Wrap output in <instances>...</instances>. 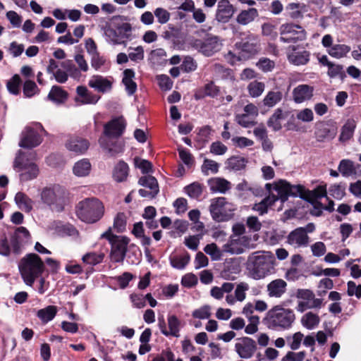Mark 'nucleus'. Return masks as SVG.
<instances>
[{
    "label": "nucleus",
    "instance_id": "nucleus-38",
    "mask_svg": "<svg viewBox=\"0 0 361 361\" xmlns=\"http://www.w3.org/2000/svg\"><path fill=\"white\" fill-rule=\"evenodd\" d=\"M247 160L240 156H233L225 162L226 168L230 171H238L245 168Z\"/></svg>",
    "mask_w": 361,
    "mask_h": 361
},
{
    "label": "nucleus",
    "instance_id": "nucleus-27",
    "mask_svg": "<svg viewBox=\"0 0 361 361\" xmlns=\"http://www.w3.org/2000/svg\"><path fill=\"white\" fill-rule=\"evenodd\" d=\"M207 185L212 193L225 194L231 188V183L221 177L211 178L207 180Z\"/></svg>",
    "mask_w": 361,
    "mask_h": 361
},
{
    "label": "nucleus",
    "instance_id": "nucleus-29",
    "mask_svg": "<svg viewBox=\"0 0 361 361\" xmlns=\"http://www.w3.org/2000/svg\"><path fill=\"white\" fill-rule=\"evenodd\" d=\"M135 71L133 69H126L123 73L122 82L129 96L134 94L137 90V84L134 81Z\"/></svg>",
    "mask_w": 361,
    "mask_h": 361
},
{
    "label": "nucleus",
    "instance_id": "nucleus-62",
    "mask_svg": "<svg viewBox=\"0 0 361 361\" xmlns=\"http://www.w3.org/2000/svg\"><path fill=\"white\" fill-rule=\"evenodd\" d=\"M262 33L271 40H274L278 37L276 26L270 23H265L262 25Z\"/></svg>",
    "mask_w": 361,
    "mask_h": 361
},
{
    "label": "nucleus",
    "instance_id": "nucleus-25",
    "mask_svg": "<svg viewBox=\"0 0 361 361\" xmlns=\"http://www.w3.org/2000/svg\"><path fill=\"white\" fill-rule=\"evenodd\" d=\"M287 286L283 279H274L267 286V294L270 298H280L286 292Z\"/></svg>",
    "mask_w": 361,
    "mask_h": 361
},
{
    "label": "nucleus",
    "instance_id": "nucleus-58",
    "mask_svg": "<svg viewBox=\"0 0 361 361\" xmlns=\"http://www.w3.org/2000/svg\"><path fill=\"white\" fill-rule=\"evenodd\" d=\"M303 337L304 335L300 331L295 333L293 336H287L286 340L290 348L293 350H298L301 345Z\"/></svg>",
    "mask_w": 361,
    "mask_h": 361
},
{
    "label": "nucleus",
    "instance_id": "nucleus-22",
    "mask_svg": "<svg viewBox=\"0 0 361 361\" xmlns=\"http://www.w3.org/2000/svg\"><path fill=\"white\" fill-rule=\"evenodd\" d=\"M310 237L305 233L302 227L292 231L287 236V242L294 247H307L309 244Z\"/></svg>",
    "mask_w": 361,
    "mask_h": 361
},
{
    "label": "nucleus",
    "instance_id": "nucleus-21",
    "mask_svg": "<svg viewBox=\"0 0 361 361\" xmlns=\"http://www.w3.org/2000/svg\"><path fill=\"white\" fill-rule=\"evenodd\" d=\"M234 12L235 8L228 0H220L217 4L216 20L218 22L226 23L229 21Z\"/></svg>",
    "mask_w": 361,
    "mask_h": 361
},
{
    "label": "nucleus",
    "instance_id": "nucleus-8",
    "mask_svg": "<svg viewBox=\"0 0 361 361\" xmlns=\"http://www.w3.org/2000/svg\"><path fill=\"white\" fill-rule=\"evenodd\" d=\"M43 134H46V131L41 123H34L27 126L20 134L18 145L27 149L36 147L42 143Z\"/></svg>",
    "mask_w": 361,
    "mask_h": 361
},
{
    "label": "nucleus",
    "instance_id": "nucleus-17",
    "mask_svg": "<svg viewBox=\"0 0 361 361\" xmlns=\"http://www.w3.org/2000/svg\"><path fill=\"white\" fill-rule=\"evenodd\" d=\"M30 232L25 227L17 228L11 238L13 252L16 255L21 253L24 247L30 243Z\"/></svg>",
    "mask_w": 361,
    "mask_h": 361
},
{
    "label": "nucleus",
    "instance_id": "nucleus-59",
    "mask_svg": "<svg viewBox=\"0 0 361 361\" xmlns=\"http://www.w3.org/2000/svg\"><path fill=\"white\" fill-rule=\"evenodd\" d=\"M256 66L264 73L271 72L275 68V62L269 58L262 57L257 62Z\"/></svg>",
    "mask_w": 361,
    "mask_h": 361
},
{
    "label": "nucleus",
    "instance_id": "nucleus-20",
    "mask_svg": "<svg viewBox=\"0 0 361 361\" xmlns=\"http://www.w3.org/2000/svg\"><path fill=\"white\" fill-rule=\"evenodd\" d=\"M235 349L240 357L249 359L253 356L256 350V342L251 338L243 337L238 339Z\"/></svg>",
    "mask_w": 361,
    "mask_h": 361
},
{
    "label": "nucleus",
    "instance_id": "nucleus-4",
    "mask_svg": "<svg viewBox=\"0 0 361 361\" xmlns=\"http://www.w3.org/2000/svg\"><path fill=\"white\" fill-rule=\"evenodd\" d=\"M104 214V207L97 198H86L76 207V214L82 221L93 224L98 221Z\"/></svg>",
    "mask_w": 361,
    "mask_h": 361
},
{
    "label": "nucleus",
    "instance_id": "nucleus-1",
    "mask_svg": "<svg viewBox=\"0 0 361 361\" xmlns=\"http://www.w3.org/2000/svg\"><path fill=\"white\" fill-rule=\"evenodd\" d=\"M276 259L273 253L268 251H256L247 257L245 267L250 278L263 279L275 271Z\"/></svg>",
    "mask_w": 361,
    "mask_h": 361
},
{
    "label": "nucleus",
    "instance_id": "nucleus-44",
    "mask_svg": "<svg viewBox=\"0 0 361 361\" xmlns=\"http://www.w3.org/2000/svg\"><path fill=\"white\" fill-rule=\"evenodd\" d=\"M283 98L281 91H269L262 100L263 105L268 108H272L279 103Z\"/></svg>",
    "mask_w": 361,
    "mask_h": 361
},
{
    "label": "nucleus",
    "instance_id": "nucleus-37",
    "mask_svg": "<svg viewBox=\"0 0 361 361\" xmlns=\"http://www.w3.org/2000/svg\"><path fill=\"white\" fill-rule=\"evenodd\" d=\"M310 53L308 51L293 52L288 54L289 62L295 66L307 64L310 61Z\"/></svg>",
    "mask_w": 361,
    "mask_h": 361
},
{
    "label": "nucleus",
    "instance_id": "nucleus-53",
    "mask_svg": "<svg viewBox=\"0 0 361 361\" xmlns=\"http://www.w3.org/2000/svg\"><path fill=\"white\" fill-rule=\"evenodd\" d=\"M190 260V256L188 253L183 256H174L170 258V263L173 268L177 269H183Z\"/></svg>",
    "mask_w": 361,
    "mask_h": 361
},
{
    "label": "nucleus",
    "instance_id": "nucleus-46",
    "mask_svg": "<svg viewBox=\"0 0 361 361\" xmlns=\"http://www.w3.org/2000/svg\"><path fill=\"white\" fill-rule=\"evenodd\" d=\"M350 51V47L346 44H337L328 50V54L336 59L344 57Z\"/></svg>",
    "mask_w": 361,
    "mask_h": 361
},
{
    "label": "nucleus",
    "instance_id": "nucleus-57",
    "mask_svg": "<svg viewBox=\"0 0 361 361\" xmlns=\"http://www.w3.org/2000/svg\"><path fill=\"white\" fill-rule=\"evenodd\" d=\"M329 192L334 198L341 200L345 195V184H334L330 186Z\"/></svg>",
    "mask_w": 361,
    "mask_h": 361
},
{
    "label": "nucleus",
    "instance_id": "nucleus-11",
    "mask_svg": "<svg viewBox=\"0 0 361 361\" xmlns=\"http://www.w3.org/2000/svg\"><path fill=\"white\" fill-rule=\"evenodd\" d=\"M280 41L283 43H296L307 38V32L299 25L294 23L282 24L279 27Z\"/></svg>",
    "mask_w": 361,
    "mask_h": 361
},
{
    "label": "nucleus",
    "instance_id": "nucleus-2",
    "mask_svg": "<svg viewBox=\"0 0 361 361\" xmlns=\"http://www.w3.org/2000/svg\"><path fill=\"white\" fill-rule=\"evenodd\" d=\"M295 320L294 311L276 305L268 311L264 323L267 326L274 331L290 329Z\"/></svg>",
    "mask_w": 361,
    "mask_h": 361
},
{
    "label": "nucleus",
    "instance_id": "nucleus-49",
    "mask_svg": "<svg viewBox=\"0 0 361 361\" xmlns=\"http://www.w3.org/2000/svg\"><path fill=\"white\" fill-rule=\"evenodd\" d=\"M338 169L344 177H348L355 173L353 162L349 159H342L338 165Z\"/></svg>",
    "mask_w": 361,
    "mask_h": 361
},
{
    "label": "nucleus",
    "instance_id": "nucleus-51",
    "mask_svg": "<svg viewBox=\"0 0 361 361\" xmlns=\"http://www.w3.org/2000/svg\"><path fill=\"white\" fill-rule=\"evenodd\" d=\"M138 184L149 190L159 192L157 180L152 176H144L140 178Z\"/></svg>",
    "mask_w": 361,
    "mask_h": 361
},
{
    "label": "nucleus",
    "instance_id": "nucleus-12",
    "mask_svg": "<svg viewBox=\"0 0 361 361\" xmlns=\"http://www.w3.org/2000/svg\"><path fill=\"white\" fill-rule=\"evenodd\" d=\"M296 297L300 300L296 307L300 312H303L308 309L320 308L322 305V299L315 298L314 293L309 289H298Z\"/></svg>",
    "mask_w": 361,
    "mask_h": 361
},
{
    "label": "nucleus",
    "instance_id": "nucleus-18",
    "mask_svg": "<svg viewBox=\"0 0 361 361\" xmlns=\"http://www.w3.org/2000/svg\"><path fill=\"white\" fill-rule=\"evenodd\" d=\"M192 47L206 56H212L220 49L221 44L219 43L217 37H210L204 40L195 39L192 42Z\"/></svg>",
    "mask_w": 361,
    "mask_h": 361
},
{
    "label": "nucleus",
    "instance_id": "nucleus-61",
    "mask_svg": "<svg viewBox=\"0 0 361 361\" xmlns=\"http://www.w3.org/2000/svg\"><path fill=\"white\" fill-rule=\"evenodd\" d=\"M197 68V64L193 58L187 56L184 58L180 68L184 73H190L195 71Z\"/></svg>",
    "mask_w": 361,
    "mask_h": 361
},
{
    "label": "nucleus",
    "instance_id": "nucleus-30",
    "mask_svg": "<svg viewBox=\"0 0 361 361\" xmlns=\"http://www.w3.org/2000/svg\"><path fill=\"white\" fill-rule=\"evenodd\" d=\"M276 201L277 198L275 197V195L270 194L259 203L254 204L252 207V209L257 212L260 216H262L268 212L269 209L271 208Z\"/></svg>",
    "mask_w": 361,
    "mask_h": 361
},
{
    "label": "nucleus",
    "instance_id": "nucleus-23",
    "mask_svg": "<svg viewBox=\"0 0 361 361\" xmlns=\"http://www.w3.org/2000/svg\"><path fill=\"white\" fill-rule=\"evenodd\" d=\"M314 87L306 84L295 87L292 92L293 99L296 104H301L310 100L313 97Z\"/></svg>",
    "mask_w": 361,
    "mask_h": 361
},
{
    "label": "nucleus",
    "instance_id": "nucleus-26",
    "mask_svg": "<svg viewBox=\"0 0 361 361\" xmlns=\"http://www.w3.org/2000/svg\"><path fill=\"white\" fill-rule=\"evenodd\" d=\"M89 146L90 143L87 140L79 137H72L66 143L67 149L76 154H84Z\"/></svg>",
    "mask_w": 361,
    "mask_h": 361
},
{
    "label": "nucleus",
    "instance_id": "nucleus-50",
    "mask_svg": "<svg viewBox=\"0 0 361 361\" xmlns=\"http://www.w3.org/2000/svg\"><path fill=\"white\" fill-rule=\"evenodd\" d=\"M104 258V254L103 252H88L82 257V261L84 263L94 266L101 263Z\"/></svg>",
    "mask_w": 361,
    "mask_h": 361
},
{
    "label": "nucleus",
    "instance_id": "nucleus-31",
    "mask_svg": "<svg viewBox=\"0 0 361 361\" xmlns=\"http://www.w3.org/2000/svg\"><path fill=\"white\" fill-rule=\"evenodd\" d=\"M18 207L22 211L29 213L33 208V201L24 192H18L14 198Z\"/></svg>",
    "mask_w": 361,
    "mask_h": 361
},
{
    "label": "nucleus",
    "instance_id": "nucleus-54",
    "mask_svg": "<svg viewBox=\"0 0 361 361\" xmlns=\"http://www.w3.org/2000/svg\"><path fill=\"white\" fill-rule=\"evenodd\" d=\"M61 66L68 71V76L73 79H79L80 78V71L76 68L71 60H66L61 62Z\"/></svg>",
    "mask_w": 361,
    "mask_h": 361
},
{
    "label": "nucleus",
    "instance_id": "nucleus-60",
    "mask_svg": "<svg viewBox=\"0 0 361 361\" xmlns=\"http://www.w3.org/2000/svg\"><path fill=\"white\" fill-rule=\"evenodd\" d=\"M23 91L25 97H32L38 93L39 89L34 81L27 80L23 84Z\"/></svg>",
    "mask_w": 361,
    "mask_h": 361
},
{
    "label": "nucleus",
    "instance_id": "nucleus-7",
    "mask_svg": "<svg viewBox=\"0 0 361 361\" xmlns=\"http://www.w3.org/2000/svg\"><path fill=\"white\" fill-rule=\"evenodd\" d=\"M14 169L19 173L22 182L31 180L38 176L39 169L32 161H30L25 152L18 150L13 162Z\"/></svg>",
    "mask_w": 361,
    "mask_h": 361
},
{
    "label": "nucleus",
    "instance_id": "nucleus-64",
    "mask_svg": "<svg viewBox=\"0 0 361 361\" xmlns=\"http://www.w3.org/2000/svg\"><path fill=\"white\" fill-rule=\"evenodd\" d=\"M204 251L209 255L212 260H219L221 257V252L215 243L207 245Z\"/></svg>",
    "mask_w": 361,
    "mask_h": 361
},
{
    "label": "nucleus",
    "instance_id": "nucleus-9",
    "mask_svg": "<svg viewBox=\"0 0 361 361\" xmlns=\"http://www.w3.org/2000/svg\"><path fill=\"white\" fill-rule=\"evenodd\" d=\"M209 212L216 222H224L231 219L234 207L226 197H219L210 200Z\"/></svg>",
    "mask_w": 361,
    "mask_h": 361
},
{
    "label": "nucleus",
    "instance_id": "nucleus-10",
    "mask_svg": "<svg viewBox=\"0 0 361 361\" xmlns=\"http://www.w3.org/2000/svg\"><path fill=\"white\" fill-rule=\"evenodd\" d=\"M106 42L114 45L123 44L126 46L128 41L132 39V27L128 23H123L116 29L111 27L104 28Z\"/></svg>",
    "mask_w": 361,
    "mask_h": 361
},
{
    "label": "nucleus",
    "instance_id": "nucleus-47",
    "mask_svg": "<svg viewBox=\"0 0 361 361\" xmlns=\"http://www.w3.org/2000/svg\"><path fill=\"white\" fill-rule=\"evenodd\" d=\"M247 89L250 97L257 98L261 96L264 91L265 84L262 82L254 80L248 84Z\"/></svg>",
    "mask_w": 361,
    "mask_h": 361
},
{
    "label": "nucleus",
    "instance_id": "nucleus-42",
    "mask_svg": "<svg viewBox=\"0 0 361 361\" xmlns=\"http://www.w3.org/2000/svg\"><path fill=\"white\" fill-rule=\"evenodd\" d=\"M57 313V307L54 305H49L45 308L40 309L37 312V317L42 323L47 324L51 321Z\"/></svg>",
    "mask_w": 361,
    "mask_h": 361
},
{
    "label": "nucleus",
    "instance_id": "nucleus-5",
    "mask_svg": "<svg viewBox=\"0 0 361 361\" xmlns=\"http://www.w3.org/2000/svg\"><path fill=\"white\" fill-rule=\"evenodd\" d=\"M101 238L106 239L111 245V259L114 262H123L130 243L129 238L124 235H116L112 232V228L109 227L101 235Z\"/></svg>",
    "mask_w": 361,
    "mask_h": 361
},
{
    "label": "nucleus",
    "instance_id": "nucleus-6",
    "mask_svg": "<svg viewBox=\"0 0 361 361\" xmlns=\"http://www.w3.org/2000/svg\"><path fill=\"white\" fill-rule=\"evenodd\" d=\"M67 192L66 190L59 186L45 188L41 192L42 201L56 212H61L66 204Z\"/></svg>",
    "mask_w": 361,
    "mask_h": 361
},
{
    "label": "nucleus",
    "instance_id": "nucleus-3",
    "mask_svg": "<svg viewBox=\"0 0 361 361\" xmlns=\"http://www.w3.org/2000/svg\"><path fill=\"white\" fill-rule=\"evenodd\" d=\"M18 269L25 283L32 286L44 272V264L37 254L30 253L20 259Z\"/></svg>",
    "mask_w": 361,
    "mask_h": 361
},
{
    "label": "nucleus",
    "instance_id": "nucleus-55",
    "mask_svg": "<svg viewBox=\"0 0 361 361\" xmlns=\"http://www.w3.org/2000/svg\"><path fill=\"white\" fill-rule=\"evenodd\" d=\"M21 82L20 77L15 74L6 83L8 91L12 94L18 95L20 92Z\"/></svg>",
    "mask_w": 361,
    "mask_h": 361
},
{
    "label": "nucleus",
    "instance_id": "nucleus-36",
    "mask_svg": "<svg viewBox=\"0 0 361 361\" xmlns=\"http://www.w3.org/2000/svg\"><path fill=\"white\" fill-rule=\"evenodd\" d=\"M129 172L128 165L123 161H120L113 171V178L118 183L123 182L127 179Z\"/></svg>",
    "mask_w": 361,
    "mask_h": 361
},
{
    "label": "nucleus",
    "instance_id": "nucleus-48",
    "mask_svg": "<svg viewBox=\"0 0 361 361\" xmlns=\"http://www.w3.org/2000/svg\"><path fill=\"white\" fill-rule=\"evenodd\" d=\"M184 192L192 199H198L202 194V185L198 182H193L184 187Z\"/></svg>",
    "mask_w": 361,
    "mask_h": 361
},
{
    "label": "nucleus",
    "instance_id": "nucleus-40",
    "mask_svg": "<svg viewBox=\"0 0 361 361\" xmlns=\"http://www.w3.org/2000/svg\"><path fill=\"white\" fill-rule=\"evenodd\" d=\"M301 324L307 329L312 330L315 329L320 322V318L317 314L312 312L305 313L301 317Z\"/></svg>",
    "mask_w": 361,
    "mask_h": 361
},
{
    "label": "nucleus",
    "instance_id": "nucleus-28",
    "mask_svg": "<svg viewBox=\"0 0 361 361\" xmlns=\"http://www.w3.org/2000/svg\"><path fill=\"white\" fill-rule=\"evenodd\" d=\"M88 85L102 93L107 92L112 89V82L99 75L92 76L88 82Z\"/></svg>",
    "mask_w": 361,
    "mask_h": 361
},
{
    "label": "nucleus",
    "instance_id": "nucleus-43",
    "mask_svg": "<svg viewBox=\"0 0 361 361\" xmlns=\"http://www.w3.org/2000/svg\"><path fill=\"white\" fill-rule=\"evenodd\" d=\"M273 189L277 192V195H275L277 201L280 200L281 202H284L290 196L288 189V182L286 180H281L278 183H276Z\"/></svg>",
    "mask_w": 361,
    "mask_h": 361
},
{
    "label": "nucleus",
    "instance_id": "nucleus-41",
    "mask_svg": "<svg viewBox=\"0 0 361 361\" xmlns=\"http://www.w3.org/2000/svg\"><path fill=\"white\" fill-rule=\"evenodd\" d=\"M47 97L49 100L54 103L61 104L66 100L68 94L61 87L54 85L51 87Z\"/></svg>",
    "mask_w": 361,
    "mask_h": 361
},
{
    "label": "nucleus",
    "instance_id": "nucleus-15",
    "mask_svg": "<svg viewBox=\"0 0 361 361\" xmlns=\"http://www.w3.org/2000/svg\"><path fill=\"white\" fill-rule=\"evenodd\" d=\"M338 128L331 121H322L316 124L314 137L319 142H330L337 135Z\"/></svg>",
    "mask_w": 361,
    "mask_h": 361
},
{
    "label": "nucleus",
    "instance_id": "nucleus-19",
    "mask_svg": "<svg viewBox=\"0 0 361 361\" xmlns=\"http://www.w3.org/2000/svg\"><path fill=\"white\" fill-rule=\"evenodd\" d=\"M126 121L123 116L112 118L104 126V133L109 137L118 138L125 132Z\"/></svg>",
    "mask_w": 361,
    "mask_h": 361
},
{
    "label": "nucleus",
    "instance_id": "nucleus-39",
    "mask_svg": "<svg viewBox=\"0 0 361 361\" xmlns=\"http://www.w3.org/2000/svg\"><path fill=\"white\" fill-rule=\"evenodd\" d=\"M326 197V188L324 185H319L312 190H306L303 200L308 202H317L319 199Z\"/></svg>",
    "mask_w": 361,
    "mask_h": 361
},
{
    "label": "nucleus",
    "instance_id": "nucleus-52",
    "mask_svg": "<svg viewBox=\"0 0 361 361\" xmlns=\"http://www.w3.org/2000/svg\"><path fill=\"white\" fill-rule=\"evenodd\" d=\"M219 166V164L216 161L209 159H204L201 166V171L204 176H208L209 172L215 174L218 173Z\"/></svg>",
    "mask_w": 361,
    "mask_h": 361
},
{
    "label": "nucleus",
    "instance_id": "nucleus-56",
    "mask_svg": "<svg viewBox=\"0 0 361 361\" xmlns=\"http://www.w3.org/2000/svg\"><path fill=\"white\" fill-rule=\"evenodd\" d=\"M112 229L117 233H123L126 228V217L124 213H118L114 220Z\"/></svg>",
    "mask_w": 361,
    "mask_h": 361
},
{
    "label": "nucleus",
    "instance_id": "nucleus-16",
    "mask_svg": "<svg viewBox=\"0 0 361 361\" xmlns=\"http://www.w3.org/2000/svg\"><path fill=\"white\" fill-rule=\"evenodd\" d=\"M251 238L247 235L230 237L228 241L222 247V251L231 255H239L250 248Z\"/></svg>",
    "mask_w": 361,
    "mask_h": 361
},
{
    "label": "nucleus",
    "instance_id": "nucleus-13",
    "mask_svg": "<svg viewBox=\"0 0 361 361\" xmlns=\"http://www.w3.org/2000/svg\"><path fill=\"white\" fill-rule=\"evenodd\" d=\"M240 36L241 39L237 42L235 44V47L249 56L257 54L259 49L260 45L257 37L247 31L245 32H240Z\"/></svg>",
    "mask_w": 361,
    "mask_h": 361
},
{
    "label": "nucleus",
    "instance_id": "nucleus-34",
    "mask_svg": "<svg viewBox=\"0 0 361 361\" xmlns=\"http://www.w3.org/2000/svg\"><path fill=\"white\" fill-rule=\"evenodd\" d=\"M356 128V122L354 119H348L345 124L342 126L339 141L341 142H346L351 139L354 135Z\"/></svg>",
    "mask_w": 361,
    "mask_h": 361
},
{
    "label": "nucleus",
    "instance_id": "nucleus-24",
    "mask_svg": "<svg viewBox=\"0 0 361 361\" xmlns=\"http://www.w3.org/2000/svg\"><path fill=\"white\" fill-rule=\"evenodd\" d=\"M47 71L51 74L59 83H65L68 79V71L61 66V63H59L53 59H49Z\"/></svg>",
    "mask_w": 361,
    "mask_h": 361
},
{
    "label": "nucleus",
    "instance_id": "nucleus-45",
    "mask_svg": "<svg viewBox=\"0 0 361 361\" xmlns=\"http://www.w3.org/2000/svg\"><path fill=\"white\" fill-rule=\"evenodd\" d=\"M283 118V110L278 108L267 121V126L274 131H279L281 129V121Z\"/></svg>",
    "mask_w": 361,
    "mask_h": 361
},
{
    "label": "nucleus",
    "instance_id": "nucleus-32",
    "mask_svg": "<svg viewBox=\"0 0 361 361\" xmlns=\"http://www.w3.org/2000/svg\"><path fill=\"white\" fill-rule=\"evenodd\" d=\"M92 165L87 159H82L75 162L73 167V173L78 177L87 176L91 171Z\"/></svg>",
    "mask_w": 361,
    "mask_h": 361
},
{
    "label": "nucleus",
    "instance_id": "nucleus-63",
    "mask_svg": "<svg viewBox=\"0 0 361 361\" xmlns=\"http://www.w3.org/2000/svg\"><path fill=\"white\" fill-rule=\"evenodd\" d=\"M192 316L199 319H209L211 316V308L209 305H204L195 310L192 313Z\"/></svg>",
    "mask_w": 361,
    "mask_h": 361
},
{
    "label": "nucleus",
    "instance_id": "nucleus-35",
    "mask_svg": "<svg viewBox=\"0 0 361 361\" xmlns=\"http://www.w3.org/2000/svg\"><path fill=\"white\" fill-rule=\"evenodd\" d=\"M76 92L82 104H95L100 99L99 96L90 92L85 86L77 87Z\"/></svg>",
    "mask_w": 361,
    "mask_h": 361
},
{
    "label": "nucleus",
    "instance_id": "nucleus-14",
    "mask_svg": "<svg viewBox=\"0 0 361 361\" xmlns=\"http://www.w3.org/2000/svg\"><path fill=\"white\" fill-rule=\"evenodd\" d=\"M167 323L169 329L166 327V324L164 316L158 317V326L161 333L165 336H173L178 338L180 336V330L182 327V322L175 314H169L167 317Z\"/></svg>",
    "mask_w": 361,
    "mask_h": 361
},
{
    "label": "nucleus",
    "instance_id": "nucleus-33",
    "mask_svg": "<svg viewBox=\"0 0 361 361\" xmlns=\"http://www.w3.org/2000/svg\"><path fill=\"white\" fill-rule=\"evenodd\" d=\"M258 15V11L255 8L243 10L237 16L236 22L240 25H247L254 21Z\"/></svg>",
    "mask_w": 361,
    "mask_h": 361
}]
</instances>
